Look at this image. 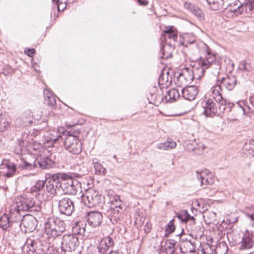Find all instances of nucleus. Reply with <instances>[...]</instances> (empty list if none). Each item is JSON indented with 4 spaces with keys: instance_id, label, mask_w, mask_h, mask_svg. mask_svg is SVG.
<instances>
[{
    "instance_id": "1",
    "label": "nucleus",
    "mask_w": 254,
    "mask_h": 254,
    "mask_svg": "<svg viewBox=\"0 0 254 254\" xmlns=\"http://www.w3.org/2000/svg\"><path fill=\"white\" fill-rule=\"evenodd\" d=\"M204 49L203 56L200 57L191 68L187 67L192 80L201 78L204 75L205 70L213 64H216L218 69H220V64L224 59V57H220L212 51L211 49Z\"/></svg>"
},
{
    "instance_id": "2",
    "label": "nucleus",
    "mask_w": 254,
    "mask_h": 254,
    "mask_svg": "<svg viewBox=\"0 0 254 254\" xmlns=\"http://www.w3.org/2000/svg\"><path fill=\"white\" fill-rule=\"evenodd\" d=\"M161 48L168 46L177 48L181 46L188 47L195 43V40H188L178 35V30L173 26H167L163 31L160 38Z\"/></svg>"
},
{
    "instance_id": "3",
    "label": "nucleus",
    "mask_w": 254,
    "mask_h": 254,
    "mask_svg": "<svg viewBox=\"0 0 254 254\" xmlns=\"http://www.w3.org/2000/svg\"><path fill=\"white\" fill-rule=\"evenodd\" d=\"M40 134L38 130L31 129L25 130L21 135L20 137L17 138V143L14 149V152L16 154H20L22 153L24 148L32 145L34 150L38 149L42 147L41 144H38L37 148H36V141L35 138Z\"/></svg>"
},
{
    "instance_id": "4",
    "label": "nucleus",
    "mask_w": 254,
    "mask_h": 254,
    "mask_svg": "<svg viewBox=\"0 0 254 254\" xmlns=\"http://www.w3.org/2000/svg\"><path fill=\"white\" fill-rule=\"evenodd\" d=\"M44 230L48 238L53 240L63 234L65 225L64 221L58 218L50 217L44 223Z\"/></svg>"
},
{
    "instance_id": "5",
    "label": "nucleus",
    "mask_w": 254,
    "mask_h": 254,
    "mask_svg": "<svg viewBox=\"0 0 254 254\" xmlns=\"http://www.w3.org/2000/svg\"><path fill=\"white\" fill-rule=\"evenodd\" d=\"M69 176L65 174H62L61 178L63 179L61 182L59 177L54 175L52 177L49 178L46 182V188L47 190L51 194H55L58 192H61L63 188L65 185V180L67 179Z\"/></svg>"
},
{
    "instance_id": "6",
    "label": "nucleus",
    "mask_w": 254,
    "mask_h": 254,
    "mask_svg": "<svg viewBox=\"0 0 254 254\" xmlns=\"http://www.w3.org/2000/svg\"><path fill=\"white\" fill-rule=\"evenodd\" d=\"M81 197L85 205L88 207H95L101 202V196L99 192L93 188L86 190Z\"/></svg>"
},
{
    "instance_id": "7",
    "label": "nucleus",
    "mask_w": 254,
    "mask_h": 254,
    "mask_svg": "<svg viewBox=\"0 0 254 254\" xmlns=\"http://www.w3.org/2000/svg\"><path fill=\"white\" fill-rule=\"evenodd\" d=\"M64 145L68 152L73 155H78L82 151V143L76 136L68 135L64 141Z\"/></svg>"
},
{
    "instance_id": "8",
    "label": "nucleus",
    "mask_w": 254,
    "mask_h": 254,
    "mask_svg": "<svg viewBox=\"0 0 254 254\" xmlns=\"http://www.w3.org/2000/svg\"><path fill=\"white\" fill-rule=\"evenodd\" d=\"M201 106L203 109V114L206 117H211L223 113L224 112V107L220 105L217 108L216 103L211 99L203 100L201 102Z\"/></svg>"
},
{
    "instance_id": "9",
    "label": "nucleus",
    "mask_w": 254,
    "mask_h": 254,
    "mask_svg": "<svg viewBox=\"0 0 254 254\" xmlns=\"http://www.w3.org/2000/svg\"><path fill=\"white\" fill-rule=\"evenodd\" d=\"M18 205L20 210L23 212L27 211L35 214L41 211V207L39 202H36L32 197L22 198L19 201L16 202Z\"/></svg>"
},
{
    "instance_id": "10",
    "label": "nucleus",
    "mask_w": 254,
    "mask_h": 254,
    "mask_svg": "<svg viewBox=\"0 0 254 254\" xmlns=\"http://www.w3.org/2000/svg\"><path fill=\"white\" fill-rule=\"evenodd\" d=\"M65 130L63 127H59L57 129H50L44 134L45 141L47 143H51L52 144H59L63 141L62 134Z\"/></svg>"
},
{
    "instance_id": "11",
    "label": "nucleus",
    "mask_w": 254,
    "mask_h": 254,
    "mask_svg": "<svg viewBox=\"0 0 254 254\" xmlns=\"http://www.w3.org/2000/svg\"><path fill=\"white\" fill-rule=\"evenodd\" d=\"M21 230L25 233L33 232L37 226L35 217L31 214L24 215L19 224Z\"/></svg>"
},
{
    "instance_id": "12",
    "label": "nucleus",
    "mask_w": 254,
    "mask_h": 254,
    "mask_svg": "<svg viewBox=\"0 0 254 254\" xmlns=\"http://www.w3.org/2000/svg\"><path fill=\"white\" fill-rule=\"evenodd\" d=\"M78 239L75 235L65 234L63 237L62 248L64 251H74L78 245Z\"/></svg>"
},
{
    "instance_id": "13",
    "label": "nucleus",
    "mask_w": 254,
    "mask_h": 254,
    "mask_svg": "<svg viewBox=\"0 0 254 254\" xmlns=\"http://www.w3.org/2000/svg\"><path fill=\"white\" fill-rule=\"evenodd\" d=\"M41 244L38 240L28 239L24 246L26 254H44L40 248Z\"/></svg>"
},
{
    "instance_id": "14",
    "label": "nucleus",
    "mask_w": 254,
    "mask_h": 254,
    "mask_svg": "<svg viewBox=\"0 0 254 254\" xmlns=\"http://www.w3.org/2000/svg\"><path fill=\"white\" fill-rule=\"evenodd\" d=\"M58 207L61 213L67 216H70L74 210L72 201L67 197H64L59 200Z\"/></svg>"
},
{
    "instance_id": "15",
    "label": "nucleus",
    "mask_w": 254,
    "mask_h": 254,
    "mask_svg": "<svg viewBox=\"0 0 254 254\" xmlns=\"http://www.w3.org/2000/svg\"><path fill=\"white\" fill-rule=\"evenodd\" d=\"M86 219L90 226L92 227H97L101 225L103 216L99 211H90L87 214Z\"/></svg>"
},
{
    "instance_id": "16",
    "label": "nucleus",
    "mask_w": 254,
    "mask_h": 254,
    "mask_svg": "<svg viewBox=\"0 0 254 254\" xmlns=\"http://www.w3.org/2000/svg\"><path fill=\"white\" fill-rule=\"evenodd\" d=\"M23 211L20 210L18 205L16 202L12 204L9 210V214L8 216L10 219L11 222L13 223H19V222L22 220L21 217L24 215L21 213Z\"/></svg>"
},
{
    "instance_id": "17",
    "label": "nucleus",
    "mask_w": 254,
    "mask_h": 254,
    "mask_svg": "<svg viewBox=\"0 0 254 254\" xmlns=\"http://www.w3.org/2000/svg\"><path fill=\"white\" fill-rule=\"evenodd\" d=\"M254 235L253 233H245L241 242L239 250L241 251H247L251 250L254 246Z\"/></svg>"
},
{
    "instance_id": "18",
    "label": "nucleus",
    "mask_w": 254,
    "mask_h": 254,
    "mask_svg": "<svg viewBox=\"0 0 254 254\" xmlns=\"http://www.w3.org/2000/svg\"><path fill=\"white\" fill-rule=\"evenodd\" d=\"M68 178H69V180L67 182L65 181V185L63 188V191L65 193L75 195L77 192L81 191L80 186L77 181L75 182L76 184V185H75L74 181L71 179V177L69 176Z\"/></svg>"
},
{
    "instance_id": "19",
    "label": "nucleus",
    "mask_w": 254,
    "mask_h": 254,
    "mask_svg": "<svg viewBox=\"0 0 254 254\" xmlns=\"http://www.w3.org/2000/svg\"><path fill=\"white\" fill-rule=\"evenodd\" d=\"M33 115L31 111L26 110L22 113L21 117L16 119V124L18 126L26 127L33 123Z\"/></svg>"
},
{
    "instance_id": "20",
    "label": "nucleus",
    "mask_w": 254,
    "mask_h": 254,
    "mask_svg": "<svg viewBox=\"0 0 254 254\" xmlns=\"http://www.w3.org/2000/svg\"><path fill=\"white\" fill-rule=\"evenodd\" d=\"M244 6L246 12L254 13V0H249V2L241 3L237 8L231 9L230 10L236 15H240L244 11Z\"/></svg>"
},
{
    "instance_id": "21",
    "label": "nucleus",
    "mask_w": 254,
    "mask_h": 254,
    "mask_svg": "<svg viewBox=\"0 0 254 254\" xmlns=\"http://www.w3.org/2000/svg\"><path fill=\"white\" fill-rule=\"evenodd\" d=\"M114 245V242L112 238L110 237H105L102 239L97 247L98 252L101 254H107L110 248Z\"/></svg>"
},
{
    "instance_id": "22",
    "label": "nucleus",
    "mask_w": 254,
    "mask_h": 254,
    "mask_svg": "<svg viewBox=\"0 0 254 254\" xmlns=\"http://www.w3.org/2000/svg\"><path fill=\"white\" fill-rule=\"evenodd\" d=\"M198 88L197 86L191 85L186 87L182 89L183 97L186 100H193L198 93Z\"/></svg>"
},
{
    "instance_id": "23",
    "label": "nucleus",
    "mask_w": 254,
    "mask_h": 254,
    "mask_svg": "<svg viewBox=\"0 0 254 254\" xmlns=\"http://www.w3.org/2000/svg\"><path fill=\"white\" fill-rule=\"evenodd\" d=\"M191 80H192V79L191 75L188 70V68H184L179 72L177 81H176V84L178 86L186 85Z\"/></svg>"
},
{
    "instance_id": "24",
    "label": "nucleus",
    "mask_w": 254,
    "mask_h": 254,
    "mask_svg": "<svg viewBox=\"0 0 254 254\" xmlns=\"http://www.w3.org/2000/svg\"><path fill=\"white\" fill-rule=\"evenodd\" d=\"M54 162L48 157H37L34 161V165L37 168L42 169H49L52 167Z\"/></svg>"
},
{
    "instance_id": "25",
    "label": "nucleus",
    "mask_w": 254,
    "mask_h": 254,
    "mask_svg": "<svg viewBox=\"0 0 254 254\" xmlns=\"http://www.w3.org/2000/svg\"><path fill=\"white\" fill-rule=\"evenodd\" d=\"M211 92L212 97L218 104H220L223 98L222 97L223 89L221 84H219V81H218L217 84L211 87Z\"/></svg>"
},
{
    "instance_id": "26",
    "label": "nucleus",
    "mask_w": 254,
    "mask_h": 254,
    "mask_svg": "<svg viewBox=\"0 0 254 254\" xmlns=\"http://www.w3.org/2000/svg\"><path fill=\"white\" fill-rule=\"evenodd\" d=\"M180 250L181 253L187 254L194 251V247L190 240L182 239L179 243Z\"/></svg>"
},
{
    "instance_id": "27",
    "label": "nucleus",
    "mask_w": 254,
    "mask_h": 254,
    "mask_svg": "<svg viewBox=\"0 0 254 254\" xmlns=\"http://www.w3.org/2000/svg\"><path fill=\"white\" fill-rule=\"evenodd\" d=\"M124 211L123 208L117 207L110 208L108 211L109 216L112 224H117L118 221L120 219L121 215Z\"/></svg>"
},
{
    "instance_id": "28",
    "label": "nucleus",
    "mask_w": 254,
    "mask_h": 254,
    "mask_svg": "<svg viewBox=\"0 0 254 254\" xmlns=\"http://www.w3.org/2000/svg\"><path fill=\"white\" fill-rule=\"evenodd\" d=\"M236 78L234 76H230L224 77L221 81H219V84H221L222 87H225L228 90H232L236 84Z\"/></svg>"
},
{
    "instance_id": "29",
    "label": "nucleus",
    "mask_w": 254,
    "mask_h": 254,
    "mask_svg": "<svg viewBox=\"0 0 254 254\" xmlns=\"http://www.w3.org/2000/svg\"><path fill=\"white\" fill-rule=\"evenodd\" d=\"M184 7L186 9L192 12L197 17L201 19L203 17L202 10L197 6L190 2L186 1L184 3Z\"/></svg>"
},
{
    "instance_id": "30",
    "label": "nucleus",
    "mask_w": 254,
    "mask_h": 254,
    "mask_svg": "<svg viewBox=\"0 0 254 254\" xmlns=\"http://www.w3.org/2000/svg\"><path fill=\"white\" fill-rule=\"evenodd\" d=\"M172 82V77L169 76V72L167 69H163L158 79V83L160 85L168 86Z\"/></svg>"
},
{
    "instance_id": "31",
    "label": "nucleus",
    "mask_w": 254,
    "mask_h": 254,
    "mask_svg": "<svg viewBox=\"0 0 254 254\" xmlns=\"http://www.w3.org/2000/svg\"><path fill=\"white\" fill-rule=\"evenodd\" d=\"M188 148L190 150H191L195 151L196 154H200L203 152L206 147L203 143L201 142L197 143L195 140H193L188 144Z\"/></svg>"
},
{
    "instance_id": "32",
    "label": "nucleus",
    "mask_w": 254,
    "mask_h": 254,
    "mask_svg": "<svg viewBox=\"0 0 254 254\" xmlns=\"http://www.w3.org/2000/svg\"><path fill=\"white\" fill-rule=\"evenodd\" d=\"M5 165L7 172L4 174V176L6 178H10L16 175V168L14 163L8 160H5L0 166Z\"/></svg>"
},
{
    "instance_id": "33",
    "label": "nucleus",
    "mask_w": 254,
    "mask_h": 254,
    "mask_svg": "<svg viewBox=\"0 0 254 254\" xmlns=\"http://www.w3.org/2000/svg\"><path fill=\"white\" fill-rule=\"evenodd\" d=\"M44 96L45 102L50 106H54L56 104V100L54 94L48 89H44Z\"/></svg>"
},
{
    "instance_id": "34",
    "label": "nucleus",
    "mask_w": 254,
    "mask_h": 254,
    "mask_svg": "<svg viewBox=\"0 0 254 254\" xmlns=\"http://www.w3.org/2000/svg\"><path fill=\"white\" fill-rule=\"evenodd\" d=\"M92 164L95 169V174L105 176L106 174V169L98 162L97 159H93Z\"/></svg>"
},
{
    "instance_id": "35",
    "label": "nucleus",
    "mask_w": 254,
    "mask_h": 254,
    "mask_svg": "<svg viewBox=\"0 0 254 254\" xmlns=\"http://www.w3.org/2000/svg\"><path fill=\"white\" fill-rule=\"evenodd\" d=\"M176 217L178 218L182 222H187L189 220H192L194 222L193 216H190L187 210H182L176 214Z\"/></svg>"
},
{
    "instance_id": "36",
    "label": "nucleus",
    "mask_w": 254,
    "mask_h": 254,
    "mask_svg": "<svg viewBox=\"0 0 254 254\" xmlns=\"http://www.w3.org/2000/svg\"><path fill=\"white\" fill-rule=\"evenodd\" d=\"M213 247L208 243H204L200 245L198 250V254H213Z\"/></svg>"
},
{
    "instance_id": "37",
    "label": "nucleus",
    "mask_w": 254,
    "mask_h": 254,
    "mask_svg": "<svg viewBox=\"0 0 254 254\" xmlns=\"http://www.w3.org/2000/svg\"><path fill=\"white\" fill-rule=\"evenodd\" d=\"M179 96L180 94L178 90L175 89H172L167 92L165 96V100L166 102H173Z\"/></svg>"
},
{
    "instance_id": "38",
    "label": "nucleus",
    "mask_w": 254,
    "mask_h": 254,
    "mask_svg": "<svg viewBox=\"0 0 254 254\" xmlns=\"http://www.w3.org/2000/svg\"><path fill=\"white\" fill-rule=\"evenodd\" d=\"M176 142L173 140H168L163 143H160L158 144V148L159 149L168 150L174 148L176 146Z\"/></svg>"
},
{
    "instance_id": "39",
    "label": "nucleus",
    "mask_w": 254,
    "mask_h": 254,
    "mask_svg": "<svg viewBox=\"0 0 254 254\" xmlns=\"http://www.w3.org/2000/svg\"><path fill=\"white\" fill-rule=\"evenodd\" d=\"M211 8L213 10L221 9L224 5L223 0H206Z\"/></svg>"
},
{
    "instance_id": "40",
    "label": "nucleus",
    "mask_w": 254,
    "mask_h": 254,
    "mask_svg": "<svg viewBox=\"0 0 254 254\" xmlns=\"http://www.w3.org/2000/svg\"><path fill=\"white\" fill-rule=\"evenodd\" d=\"M12 223L11 222L8 214L4 213L0 218V227L3 230H6Z\"/></svg>"
},
{
    "instance_id": "41",
    "label": "nucleus",
    "mask_w": 254,
    "mask_h": 254,
    "mask_svg": "<svg viewBox=\"0 0 254 254\" xmlns=\"http://www.w3.org/2000/svg\"><path fill=\"white\" fill-rule=\"evenodd\" d=\"M86 224L84 221L77 222L75 226L73 227V230L75 232L79 234L82 235L85 232Z\"/></svg>"
},
{
    "instance_id": "42",
    "label": "nucleus",
    "mask_w": 254,
    "mask_h": 254,
    "mask_svg": "<svg viewBox=\"0 0 254 254\" xmlns=\"http://www.w3.org/2000/svg\"><path fill=\"white\" fill-rule=\"evenodd\" d=\"M10 124L9 119L0 116V131L3 132L7 130L10 127Z\"/></svg>"
},
{
    "instance_id": "43",
    "label": "nucleus",
    "mask_w": 254,
    "mask_h": 254,
    "mask_svg": "<svg viewBox=\"0 0 254 254\" xmlns=\"http://www.w3.org/2000/svg\"><path fill=\"white\" fill-rule=\"evenodd\" d=\"M210 172L208 170H203L201 172L198 171L196 172L197 178L200 182L201 185H203L204 182L205 181V179H206L208 175L210 174Z\"/></svg>"
},
{
    "instance_id": "44",
    "label": "nucleus",
    "mask_w": 254,
    "mask_h": 254,
    "mask_svg": "<svg viewBox=\"0 0 254 254\" xmlns=\"http://www.w3.org/2000/svg\"><path fill=\"white\" fill-rule=\"evenodd\" d=\"M238 68L242 71H251L252 70V66L247 61L244 60L240 63Z\"/></svg>"
},
{
    "instance_id": "45",
    "label": "nucleus",
    "mask_w": 254,
    "mask_h": 254,
    "mask_svg": "<svg viewBox=\"0 0 254 254\" xmlns=\"http://www.w3.org/2000/svg\"><path fill=\"white\" fill-rule=\"evenodd\" d=\"M175 241L174 240L168 241L165 245V249L167 254L176 250L175 248Z\"/></svg>"
},
{
    "instance_id": "46",
    "label": "nucleus",
    "mask_w": 254,
    "mask_h": 254,
    "mask_svg": "<svg viewBox=\"0 0 254 254\" xmlns=\"http://www.w3.org/2000/svg\"><path fill=\"white\" fill-rule=\"evenodd\" d=\"M45 185H46L45 181L42 180L38 181L33 187L31 188L30 190L31 192L40 191L43 189Z\"/></svg>"
},
{
    "instance_id": "47",
    "label": "nucleus",
    "mask_w": 254,
    "mask_h": 254,
    "mask_svg": "<svg viewBox=\"0 0 254 254\" xmlns=\"http://www.w3.org/2000/svg\"><path fill=\"white\" fill-rule=\"evenodd\" d=\"M117 207L123 208L122 207V202L120 199V196L117 194L115 195V201L112 202L111 204L110 208H116Z\"/></svg>"
},
{
    "instance_id": "48",
    "label": "nucleus",
    "mask_w": 254,
    "mask_h": 254,
    "mask_svg": "<svg viewBox=\"0 0 254 254\" xmlns=\"http://www.w3.org/2000/svg\"><path fill=\"white\" fill-rule=\"evenodd\" d=\"M160 57L163 59H168L172 57V53L166 51V49H160Z\"/></svg>"
},
{
    "instance_id": "49",
    "label": "nucleus",
    "mask_w": 254,
    "mask_h": 254,
    "mask_svg": "<svg viewBox=\"0 0 254 254\" xmlns=\"http://www.w3.org/2000/svg\"><path fill=\"white\" fill-rule=\"evenodd\" d=\"M220 106H223L224 107V111L226 109V107H228L229 109V111H231V109L234 106L235 104L234 103L227 101L226 100L223 99L221 102L220 104H219Z\"/></svg>"
},
{
    "instance_id": "50",
    "label": "nucleus",
    "mask_w": 254,
    "mask_h": 254,
    "mask_svg": "<svg viewBox=\"0 0 254 254\" xmlns=\"http://www.w3.org/2000/svg\"><path fill=\"white\" fill-rule=\"evenodd\" d=\"M78 156L77 157V163L79 164H82L84 163L86 160L87 155L85 153H80L78 154Z\"/></svg>"
},
{
    "instance_id": "51",
    "label": "nucleus",
    "mask_w": 254,
    "mask_h": 254,
    "mask_svg": "<svg viewBox=\"0 0 254 254\" xmlns=\"http://www.w3.org/2000/svg\"><path fill=\"white\" fill-rule=\"evenodd\" d=\"M22 168L26 170H32L36 167L34 165V162L33 163H30L25 161L22 165Z\"/></svg>"
},
{
    "instance_id": "52",
    "label": "nucleus",
    "mask_w": 254,
    "mask_h": 254,
    "mask_svg": "<svg viewBox=\"0 0 254 254\" xmlns=\"http://www.w3.org/2000/svg\"><path fill=\"white\" fill-rule=\"evenodd\" d=\"M212 176V174L210 172V174L208 175L206 179H205V181L204 182L203 185H209L212 184L214 182Z\"/></svg>"
},
{
    "instance_id": "53",
    "label": "nucleus",
    "mask_w": 254,
    "mask_h": 254,
    "mask_svg": "<svg viewBox=\"0 0 254 254\" xmlns=\"http://www.w3.org/2000/svg\"><path fill=\"white\" fill-rule=\"evenodd\" d=\"M24 53L29 57H32L35 54V49H25Z\"/></svg>"
},
{
    "instance_id": "54",
    "label": "nucleus",
    "mask_w": 254,
    "mask_h": 254,
    "mask_svg": "<svg viewBox=\"0 0 254 254\" xmlns=\"http://www.w3.org/2000/svg\"><path fill=\"white\" fill-rule=\"evenodd\" d=\"M244 147L245 149L249 150V152L248 153V154L252 156H254V146H253V148H252V147H249V145L246 143Z\"/></svg>"
},
{
    "instance_id": "55",
    "label": "nucleus",
    "mask_w": 254,
    "mask_h": 254,
    "mask_svg": "<svg viewBox=\"0 0 254 254\" xmlns=\"http://www.w3.org/2000/svg\"><path fill=\"white\" fill-rule=\"evenodd\" d=\"M175 230V226L174 225L171 223V221L170 222L169 224H168L166 227V231L168 232L169 233H171L173 232Z\"/></svg>"
},
{
    "instance_id": "56",
    "label": "nucleus",
    "mask_w": 254,
    "mask_h": 254,
    "mask_svg": "<svg viewBox=\"0 0 254 254\" xmlns=\"http://www.w3.org/2000/svg\"><path fill=\"white\" fill-rule=\"evenodd\" d=\"M137 2L140 5H146L148 4V1L147 0H137Z\"/></svg>"
},
{
    "instance_id": "57",
    "label": "nucleus",
    "mask_w": 254,
    "mask_h": 254,
    "mask_svg": "<svg viewBox=\"0 0 254 254\" xmlns=\"http://www.w3.org/2000/svg\"><path fill=\"white\" fill-rule=\"evenodd\" d=\"M32 66L34 70L38 72L40 71V69H39V66L37 65L36 63H32Z\"/></svg>"
},
{
    "instance_id": "58",
    "label": "nucleus",
    "mask_w": 254,
    "mask_h": 254,
    "mask_svg": "<svg viewBox=\"0 0 254 254\" xmlns=\"http://www.w3.org/2000/svg\"><path fill=\"white\" fill-rule=\"evenodd\" d=\"M247 217L252 221H254V214H247Z\"/></svg>"
},
{
    "instance_id": "59",
    "label": "nucleus",
    "mask_w": 254,
    "mask_h": 254,
    "mask_svg": "<svg viewBox=\"0 0 254 254\" xmlns=\"http://www.w3.org/2000/svg\"><path fill=\"white\" fill-rule=\"evenodd\" d=\"M180 254V253L179 251H178L177 250V249H176V250H175V251H172L171 253H170V254Z\"/></svg>"
},
{
    "instance_id": "60",
    "label": "nucleus",
    "mask_w": 254,
    "mask_h": 254,
    "mask_svg": "<svg viewBox=\"0 0 254 254\" xmlns=\"http://www.w3.org/2000/svg\"><path fill=\"white\" fill-rule=\"evenodd\" d=\"M111 204L112 202H115V195H113L112 197H110Z\"/></svg>"
},
{
    "instance_id": "61",
    "label": "nucleus",
    "mask_w": 254,
    "mask_h": 254,
    "mask_svg": "<svg viewBox=\"0 0 254 254\" xmlns=\"http://www.w3.org/2000/svg\"><path fill=\"white\" fill-rule=\"evenodd\" d=\"M202 235V234H200L199 235H196L195 237V239L200 238V237H201Z\"/></svg>"
},
{
    "instance_id": "62",
    "label": "nucleus",
    "mask_w": 254,
    "mask_h": 254,
    "mask_svg": "<svg viewBox=\"0 0 254 254\" xmlns=\"http://www.w3.org/2000/svg\"><path fill=\"white\" fill-rule=\"evenodd\" d=\"M108 254H117L116 252H113V251H111L109 252Z\"/></svg>"
},
{
    "instance_id": "63",
    "label": "nucleus",
    "mask_w": 254,
    "mask_h": 254,
    "mask_svg": "<svg viewBox=\"0 0 254 254\" xmlns=\"http://www.w3.org/2000/svg\"><path fill=\"white\" fill-rule=\"evenodd\" d=\"M56 1L59 2L60 0H53V1Z\"/></svg>"
},
{
    "instance_id": "64",
    "label": "nucleus",
    "mask_w": 254,
    "mask_h": 254,
    "mask_svg": "<svg viewBox=\"0 0 254 254\" xmlns=\"http://www.w3.org/2000/svg\"><path fill=\"white\" fill-rule=\"evenodd\" d=\"M219 73V72H218V71L216 72V73Z\"/></svg>"
}]
</instances>
